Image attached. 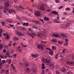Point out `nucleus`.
<instances>
[{"instance_id":"nucleus-1","label":"nucleus","mask_w":74,"mask_h":74,"mask_svg":"<svg viewBox=\"0 0 74 74\" xmlns=\"http://www.w3.org/2000/svg\"><path fill=\"white\" fill-rule=\"evenodd\" d=\"M5 10H6L7 11H8V13L9 14H11V12H14V13H16L15 10H12L10 9L9 10L8 7L10 6V1H7L5 3Z\"/></svg>"},{"instance_id":"nucleus-2","label":"nucleus","mask_w":74,"mask_h":74,"mask_svg":"<svg viewBox=\"0 0 74 74\" xmlns=\"http://www.w3.org/2000/svg\"><path fill=\"white\" fill-rule=\"evenodd\" d=\"M52 14H54V15H58V16L57 17V19H54V21L57 23H59L60 22L58 21L59 19V14H58V13L56 12V11H53L52 12Z\"/></svg>"},{"instance_id":"nucleus-3","label":"nucleus","mask_w":74,"mask_h":74,"mask_svg":"<svg viewBox=\"0 0 74 74\" xmlns=\"http://www.w3.org/2000/svg\"><path fill=\"white\" fill-rule=\"evenodd\" d=\"M67 64L70 66H74V62L73 61H67Z\"/></svg>"},{"instance_id":"nucleus-4","label":"nucleus","mask_w":74,"mask_h":74,"mask_svg":"<svg viewBox=\"0 0 74 74\" xmlns=\"http://www.w3.org/2000/svg\"><path fill=\"white\" fill-rule=\"evenodd\" d=\"M43 47H44V45L41 44H39L38 45L37 47L38 49H41L42 50H43L44 49Z\"/></svg>"},{"instance_id":"nucleus-5","label":"nucleus","mask_w":74,"mask_h":74,"mask_svg":"<svg viewBox=\"0 0 74 74\" xmlns=\"http://www.w3.org/2000/svg\"><path fill=\"white\" fill-rule=\"evenodd\" d=\"M42 34L40 32H38L37 33V36L39 38H42Z\"/></svg>"},{"instance_id":"nucleus-6","label":"nucleus","mask_w":74,"mask_h":74,"mask_svg":"<svg viewBox=\"0 0 74 74\" xmlns=\"http://www.w3.org/2000/svg\"><path fill=\"white\" fill-rule=\"evenodd\" d=\"M35 15L40 16L41 15V12L39 11H37L35 13Z\"/></svg>"},{"instance_id":"nucleus-7","label":"nucleus","mask_w":74,"mask_h":74,"mask_svg":"<svg viewBox=\"0 0 74 74\" xmlns=\"http://www.w3.org/2000/svg\"><path fill=\"white\" fill-rule=\"evenodd\" d=\"M16 34L18 35V37H22L23 35V34L22 33L19 32H17Z\"/></svg>"},{"instance_id":"nucleus-8","label":"nucleus","mask_w":74,"mask_h":74,"mask_svg":"<svg viewBox=\"0 0 74 74\" xmlns=\"http://www.w3.org/2000/svg\"><path fill=\"white\" fill-rule=\"evenodd\" d=\"M11 66L12 67L14 71V72H16V69H15V66H14V64H12Z\"/></svg>"},{"instance_id":"nucleus-9","label":"nucleus","mask_w":74,"mask_h":74,"mask_svg":"<svg viewBox=\"0 0 74 74\" xmlns=\"http://www.w3.org/2000/svg\"><path fill=\"white\" fill-rule=\"evenodd\" d=\"M6 40H9L10 39V35L8 34H6V36L5 37Z\"/></svg>"},{"instance_id":"nucleus-10","label":"nucleus","mask_w":74,"mask_h":74,"mask_svg":"<svg viewBox=\"0 0 74 74\" xmlns=\"http://www.w3.org/2000/svg\"><path fill=\"white\" fill-rule=\"evenodd\" d=\"M40 10H42L43 11H45V6H42L40 8Z\"/></svg>"},{"instance_id":"nucleus-11","label":"nucleus","mask_w":74,"mask_h":74,"mask_svg":"<svg viewBox=\"0 0 74 74\" xmlns=\"http://www.w3.org/2000/svg\"><path fill=\"white\" fill-rule=\"evenodd\" d=\"M14 41H18L19 40V38L15 37L14 38Z\"/></svg>"},{"instance_id":"nucleus-12","label":"nucleus","mask_w":74,"mask_h":74,"mask_svg":"<svg viewBox=\"0 0 74 74\" xmlns=\"http://www.w3.org/2000/svg\"><path fill=\"white\" fill-rule=\"evenodd\" d=\"M62 72H63V73H65L67 71V70H66V69L64 68H63L62 69Z\"/></svg>"},{"instance_id":"nucleus-13","label":"nucleus","mask_w":74,"mask_h":74,"mask_svg":"<svg viewBox=\"0 0 74 74\" xmlns=\"http://www.w3.org/2000/svg\"><path fill=\"white\" fill-rule=\"evenodd\" d=\"M17 48L19 50V51H20V52H21V51H22V50L21 49H22V48L21 47H20V46H18Z\"/></svg>"},{"instance_id":"nucleus-14","label":"nucleus","mask_w":74,"mask_h":74,"mask_svg":"<svg viewBox=\"0 0 74 74\" xmlns=\"http://www.w3.org/2000/svg\"><path fill=\"white\" fill-rule=\"evenodd\" d=\"M61 36L63 37H64L65 38H67V36L66 35L64 34H61Z\"/></svg>"},{"instance_id":"nucleus-15","label":"nucleus","mask_w":74,"mask_h":74,"mask_svg":"<svg viewBox=\"0 0 74 74\" xmlns=\"http://www.w3.org/2000/svg\"><path fill=\"white\" fill-rule=\"evenodd\" d=\"M32 57H34L35 58H37L38 56V54H35V55L32 54Z\"/></svg>"},{"instance_id":"nucleus-16","label":"nucleus","mask_w":74,"mask_h":74,"mask_svg":"<svg viewBox=\"0 0 74 74\" xmlns=\"http://www.w3.org/2000/svg\"><path fill=\"white\" fill-rule=\"evenodd\" d=\"M7 21H8V22H9L10 23H12L13 22L12 20L10 19H7Z\"/></svg>"},{"instance_id":"nucleus-17","label":"nucleus","mask_w":74,"mask_h":74,"mask_svg":"<svg viewBox=\"0 0 74 74\" xmlns=\"http://www.w3.org/2000/svg\"><path fill=\"white\" fill-rule=\"evenodd\" d=\"M6 63H8L9 64H10L11 63V59L9 60H6Z\"/></svg>"},{"instance_id":"nucleus-18","label":"nucleus","mask_w":74,"mask_h":74,"mask_svg":"<svg viewBox=\"0 0 74 74\" xmlns=\"http://www.w3.org/2000/svg\"><path fill=\"white\" fill-rule=\"evenodd\" d=\"M53 36L55 37H60V35L58 34H53Z\"/></svg>"},{"instance_id":"nucleus-19","label":"nucleus","mask_w":74,"mask_h":74,"mask_svg":"<svg viewBox=\"0 0 74 74\" xmlns=\"http://www.w3.org/2000/svg\"><path fill=\"white\" fill-rule=\"evenodd\" d=\"M49 51H50V53H49L51 55H52L53 54V51H52L51 50V49H49Z\"/></svg>"},{"instance_id":"nucleus-20","label":"nucleus","mask_w":74,"mask_h":74,"mask_svg":"<svg viewBox=\"0 0 74 74\" xmlns=\"http://www.w3.org/2000/svg\"><path fill=\"white\" fill-rule=\"evenodd\" d=\"M21 45L22 47H27V45H23V44L22 42L21 43Z\"/></svg>"},{"instance_id":"nucleus-21","label":"nucleus","mask_w":74,"mask_h":74,"mask_svg":"<svg viewBox=\"0 0 74 74\" xmlns=\"http://www.w3.org/2000/svg\"><path fill=\"white\" fill-rule=\"evenodd\" d=\"M5 21H4L2 22V25L3 26H5Z\"/></svg>"},{"instance_id":"nucleus-22","label":"nucleus","mask_w":74,"mask_h":74,"mask_svg":"<svg viewBox=\"0 0 74 74\" xmlns=\"http://www.w3.org/2000/svg\"><path fill=\"white\" fill-rule=\"evenodd\" d=\"M44 20H45V21H49V19L47 17H46L44 18Z\"/></svg>"},{"instance_id":"nucleus-23","label":"nucleus","mask_w":74,"mask_h":74,"mask_svg":"<svg viewBox=\"0 0 74 74\" xmlns=\"http://www.w3.org/2000/svg\"><path fill=\"white\" fill-rule=\"evenodd\" d=\"M33 22L34 23H35L36 24H38V23H39V22L37 20L34 21Z\"/></svg>"},{"instance_id":"nucleus-24","label":"nucleus","mask_w":74,"mask_h":74,"mask_svg":"<svg viewBox=\"0 0 74 74\" xmlns=\"http://www.w3.org/2000/svg\"><path fill=\"white\" fill-rule=\"evenodd\" d=\"M45 62L46 63H50L51 62V61L49 60L46 59L45 60Z\"/></svg>"},{"instance_id":"nucleus-25","label":"nucleus","mask_w":74,"mask_h":74,"mask_svg":"<svg viewBox=\"0 0 74 74\" xmlns=\"http://www.w3.org/2000/svg\"><path fill=\"white\" fill-rule=\"evenodd\" d=\"M52 49H53V50H55V49H56V47L55 46H53L52 47Z\"/></svg>"},{"instance_id":"nucleus-26","label":"nucleus","mask_w":74,"mask_h":74,"mask_svg":"<svg viewBox=\"0 0 74 74\" xmlns=\"http://www.w3.org/2000/svg\"><path fill=\"white\" fill-rule=\"evenodd\" d=\"M42 69H45V66H44L45 65H44V63H42Z\"/></svg>"},{"instance_id":"nucleus-27","label":"nucleus","mask_w":74,"mask_h":74,"mask_svg":"<svg viewBox=\"0 0 74 74\" xmlns=\"http://www.w3.org/2000/svg\"><path fill=\"white\" fill-rule=\"evenodd\" d=\"M51 41H52V42H57L56 39H53L52 40H51Z\"/></svg>"},{"instance_id":"nucleus-28","label":"nucleus","mask_w":74,"mask_h":74,"mask_svg":"<svg viewBox=\"0 0 74 74\" xmlns=\"http://www.w3.org/2000/svg\"><path fill=\"white\" fill-rule=\"evenodd\" d=\"M25 70H27V71H28L29 73L30 72V70L29 68H25Z\"/></svg>"},{"instance_id":"nucleus-29","label":"nucleus","mask_w":74,"mask_h":74,"mask_svg":"<svg viewBox=\"0 0 74 74\" xmlns=\"http://www.w3.org/2000/svg\"><path fill=\"white\" fill-rule=\"evenodd\" d=\"M50 66L51 67H54V64H53L51 63V64H50Z\"/></svg>"},{"instance_id":"nucleus-30","label":"nucleus","mask_w":74,"mask_h":74,"mask_svg":"<svg viewBox=\"0 0 74 74\" xmlns=\"http://www.w3.org/2000/svg\"><path fill=\"white\" fill-rule=\"evenodd\" d=\"M70 23H67L66 24V27H69V26H70Z\"/></svg>"},{"instance_id":"nucleus-31","label":"nucleus","mask_w":74,"mask_h":74,"mask_svg":"<svg viewBox=\"0 0 74 74\" xmlns=\"http://www.w3.org/2000/svg\"><path fill=\"white\" fill-rule=\"evenodd\" d=\"M32 27H33V28H34V29H38V27L35 25L32 26Z\"/></svg>"},{"instance_id":"nucleus-32","label":"nucleus","mask_w":74,"mask_h":74,"mask_svg":"<svg viewBox=\"0 0 74 74\" xmlns=\"http://www.w3.org/2000/svg\"><path fill=\"white\" fill-rule=\"evenodd\" d=\"M56 3H60V0H55Z\"/></svg>"},{"instance_id":"nucleus-33","label":"nucleus","mask_w":74,"mask_h":74,"mask_svg":"<svg viewBox=\"0 0 74 74\" xmlns=\"http://www.w3.org/2000/svg\"><path fill=\"white\" fill-rule=\"evenodd\" d=\"M28 34L29 35V36H31V35H34V36H35V34H30V33H28Z\"/></svg>"},{"instance_id":"nucleus-34","label":"nucleus","mask_w":74,"mask_h":74,"mask_svg":"<svg viewBox=\"0 0 74 74\" xmlns=\"http://www.w3.org/2000/svg\"><path fill=\"white\" fill-rule=\"evenodd\" d=\"M56 74H60V72L58 71H56Z\"/></svg>"},{"instance_id":"nucleus-35","label":"nucleus","mask_w":74,"mask_h":74,"mask_svg":"<svg viewBox=\"0 0 74 74\" xmlns=\"http://www.w3.org/2000/svg\"><path fill=\"white\" fill-rule=\"evenodd\" d=\"M29 31H30L31 32H32V31H33V29L31 27H30L29 28Z\"/></svg>"},{"instance_id":"nucleus-36","label":"nucleus","mask_w":74,"mask_h":74,"mask_svg":"<svg viewBox=\"0 0 74 74\" xmlns=\"http://www.w3.org/2000/svg\"><path fill=\"white\" fill-rule=\"evenodd\" d=\"M8 72H9V71L8 70H7L6 71L5 73L6 74H8L9 73Z\"/></svg>"},{"instance_id":"nucleus-37","label":"nucleus","mask_w":74,"mask_h":74,"mask_svg":"<svg viewBox=\"0 0 74 74\" xmlns=\"http://www.w3.org/2000/svg\"><path fill=\"white\" fill-rule=\"evenodd\" d=\"M2 63L4 64L5 63V60H3L2 61Z\"/></svg>"},{"instance_id":"nucleus-38","label":"nucleus","mask_w":74,"mask_h":74,"mask_svg":"<svg viewBox=\"0 0 74 74\" xmlns=\"http://www.w3.org/2000/svg\"><path fill=\"white\" fill-rule=\"evenodd\" d=\"M9 26L10 27H14V25H11V24H9Z\"/></svg>"},{"instance_id":"nucleus-39","label":"nucleus","mask_w":74,"mask_h":74,"mask_svg":"<svg viewBox=\"0 0 74 74\" xmlns=\"http://www.w3.org/2000/svg\"><path fill=\"white\" fill-rule=\"evenodd\" d=\"M41 42L42 44H46V42H44V41H41Z\"/></svg>"},{"instance_id":"nucleus-40","label":"nucleus","mask_w":74,"mask_h":74,"mask_svg":"<svg viewBox=\"0 0 74 74\" xmlns=\"http://www.w3.org/2000/svg\"><path fill=\"white\" fill-rule=\"evenodd\" d=\"M3 45H0V49H1V48H3Z\"/></svg>"},{"instance_id":"nucleus-41","label":"nucleus","mask_w":74,"mask_h":74,"mask_svg":"<svg viewBox=\"0 0 74 74\" xmlns=\"http://www.w3.org/2000/svg\"><path fill=\"white\" fill-rule=\"evenodd\" d=\"M28 11H30V12H31V11H33V9H28Z\"/></svg>"},{"instance_id":"nucleus-42","label":"nucleus","mask_w":74,"mask_h":74,"mask_svg":"<svg viewBox=\"0 0 74 74\" xmlns=\"http://www.w3.org/2000/svg\"><path fill=\"white\" fill-rule=\"evenodd\" d=\"M16 18L17 19H20V17L19 16H16Z\"/></svg>"},{"instance_id":"nucleus-43","label":"nucleus","mask_w":74,"mask_h":74,"mask_svg":"<svg viewBox=\"0 0 74 74\" xmlns=\"http://www.w3.org/2000/svg\"><path fill=\"white\" fill-rule=\"evenodd\" d=\"M32 71L33 73H36V70L35 69H32Z\"/></svg>"},{"instance_id":"nucleus-44","label":"nucleus","mask_w":74,"mask_h":74,"mask_svg":"<svg viewBox=\"0 0 74 74\" xmlns=\"http://www.w3.org/2000/svg\"><path fill=\"white\" fill-rule=\"evenodd\" d=\"M40 21H41V22H42L43 23H44V21L43 19L40 18Z\"/></svg>"},{"instance_id":"nucleus-45","label":"nucleus","mask_w":74,"mask_h":74,"mask_svg":"<svg viewBox=\"0 0 74 74\" xmlns=\"http://www.w3.org/2000/svg\"><path fill=\"white\" fill-rule=\"evenodd\" d=\"M63 7V6L61 5L59 8H58V9H61V8H62Z\"/></svg>"},{"instance_id":"nucleus-46","label":"nucleus","mask_w":74,"mask_h":74,"mask_svg":"<svg viewBox=\"0 0 74 74\" xmlns=\"http://www.w3.org/2000/svg\"><path fill=\"white\" fill-rule=\"evenodd\" d=\"M21 30H23V31H25V28H21Z\"/></svg>"},{"instance_id":"nucleus-47","label":"nucleus","mask_w":74,"mask_h":74,"mask_svg":"<svg viewBox=\"0 0 74 74\" xmlns=\"http://www.w3.org/2000/svg\"><path fill=\"white\" fill-rule=\"evenodd\" d=\"M58 54H57L56 56H55V58L56 59H58Z\"/></svg>"},{"instance_id":"nucleus-48","label":"nucleus","mask_w":74,"mask_h":74,"mask_svg":"<svg viewBox=\"0 0 74 74\" xmlns=\"http://www.w3.org/2000/svg\"><path fill=\"white\" fill-rule=\"evenodd\" d=\"M66 10H67L68 11H70V8H67L66 9Z\"/></svg>"},{"instance_id":"nucleus-49","label":"nucleus","mask_w":74,"mask_h":74,"mask_svg":"<svg viewBox=\"0 0 74 74\" xmlns=\"http://www.w3.org/2000/svg\"><path fill=\"white\" fill-rule=\"evenodd\" d=\"M65 41L66 42H69V39H66L65 40Z\"/></svg>"},{"instance_id":"nucleus-50","label":"nucleus","mask_w":74,"mask_h":74,"mask_svg":"<svg viewBox=\"0 0 74 74\" xmlns=\"http://www.w3.org/2000/svg\"><path fill=\"white\" fill-rule=\"evenodd\" d=\"M58 42L59 43V44H62V42H61L60 41H58Z\"/></svg>"},{"instance_id":"nucleus-51","label":"nucleus","mask_w":74,"mask_h":74,"mask_svg":"<svg viewBox=\"0 0 74 74\" xmlns=\"http://www.w3.org/2000/svg\"><path fill=\"white\" fill-rule=\"evenodd\" d=\"M68 44H69V43L66 42V43H65L64 45H65L66 46H67V45Z\"/></svg>"},{"instance_id":"nucleus-52","label":"nucleus","mask_w":74,"mask_h":74,"mask_svg":"<svg viewBox=\"0 0 74 74\" xmlns=\"http://www.w3.org/2000/svg\"><path fill=\"white\" fill-rule=\"evenodd\" d=\"M25 65H26V66H27V67L29 66V63H27L25 64Z\"/></svg>"},{"instance_id":"nucleus-53","label":"nucleus","mask_w":74,"mask_h":74,"mask_svg":"<svg viewBox=\"0 0 74 74\" xmlns=\"http://www.w3.org/2000/svg\"><path fill=\"white\" fill-rule=\"evenodd\" d=\"M17 55V54H14L13 55V56H14V58H15V57H16V56Z\"/></svg>"},{"instance_id":"nucleus-54","label":"nucleus","mask_w":74,"mask_h":74,"mask_svg":"<svg viewBox=\"0 0 74 74\" xmlns=\"http://www.w3.org/2000/svg\"><path fill=\"white\" fill-rule=\"evenodd\" d=\"M19 7H20V8H21L22 9H23V10H25V8L23 7H21V6H19Z\"/></svg>"},{"instance_id":"nucleus-55","label":"nucleus","mask_w":74,"mask_h":74,"mask_svg":"<svg viewBox=\"0 0 74 74\" xmlns=\"http://www.w3.org/2000/svg\"><path fill=\"white\" fill-rule=\"evenodd\" d=\"M37 5H35L34 4L32 5V7H36V6H37Z\"/></svg>"},{"instance_id":"nucleus-56","label":"nucleus","mask_w":74,"mask_h":74,"mask_svg":"<svg viewBox=\"0 0 74 74\" xmlns=\"http://www.w3.org/2000/svg\"><path fill=\"white\" fill-rule=\"evenodd\" d=\"M3 32V29H0V33H1Z\"/></svg>"},{"instance_id":"nucleus-57","label":"nucleus","mask_w":74,"mask_h":74,"mask_svg":"<svg viewBox=\"0 0 74 74\" xmlns=\"http://www.w3.org/2000/svg\"><path fill=\"white\" fill-rule=\"evenodd\" d=\"M10 54H9L8 55V57H9V58H12V56H10Z\"/></svg>"},{"instance_id":"nucleus-58","label":"nucleus","mask_w":74,"mask_h":74,"mask_svg":"<svg viewBox=\"0 0 74 74\" xmlns=\"http://www.w3.org/2000/svg\"><path fill=\"white\" fill-rule=\"evenodd\" d=\"M66 49H64L62 50V52L63 53H65V51H66Z\"/></svg>"},{"instance_id":"nucleus-59","label":"nucleus","mask_w":74,"mask_h":74,"mask_svg":"<svg viewBox=\"0 0 74 74\" xmlns=\"http://www.w3.org/2000/svg\"><path fill=\"white\" fill-rule=\"evenodd\" d=\"M11 53H12L13 54V53H14V50H12L11 51Z\"/></svg>"},{"instance_id":"nucleus-60","label":"nucleus","mask_w":74,"mask_h":74,"mask_svg":"<svg viewBox=\"0 0 74 74\" xmlns=\"http://www.w3.org/2000/svg\"><path fill=\"white\" fill-rule=\"evenodd\" d=\"M3 63L2 62H1L0 63V67H1V66H2V65H3Z\"/></svg>"},{"instance_id":"nucleus-61","label":"nucleus","mask_w":74,"mask_h":74,"mask_svg":"<svg viewBox=\"0 0 74 74\" xmlns=\"http://www.w3.org/2000/svg\"><path fill=\"white\" fill-rule=\"evenodd\" d=\"M64 14L65 15H67V13H66V12H65L64 13Z\"/></svg>"},{"instance_id":"nucleus-62","label":"nucleus","mask_w":74,"mask_h":74,"mask_svg":"<svg viewBox=\"0 0 74 74\" xmlns=\"http://www.w3.org/2000/svg\"><path fill=\"white\" fill-rule=\"evenodd\" d=\"M6 52V50L5 49H4L3 50V52Z\"/></svg>"},{"instance_id":"nucleus-63","label":"nucleus","mask_w":74,"mask_h":74,"mask_svg":"<svg viewBox=\"0 0 74 74\" xmlns=\"http://www.w3.org/2000/svg\"><path fill=\"white\" fill-rule=\"evenodd\" d=\"M9 47H11V46H12V45L11 44V43L9 44Z\"/></svg>"},{"instance_id":"nucleus-64","label":"nucleus","mask_w":74,"mask_h":74,"mask_svg":"<svg viewBox=\"0 0 74 74\" xmlns=\"http://www.w3.org/2000/svg\"><path fill=\"white\" fill-rule=\"evenodd\" d=\"M14 7L15 8H18V7L16 6H14Z\"/></svg>"}]
</instances>
